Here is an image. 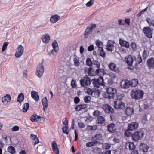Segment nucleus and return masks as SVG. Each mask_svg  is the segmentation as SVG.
Segmentation results:
<instances>
[{
	"label": "nucleus",
	"instance_id": "36",
	"mask_svg": "<svg viewBox=\"0 0 154 154\" xmlns=\"http://www.w3.org/2000/svg\"><path fill=\"white\" fill-rule=\"evenodd\" d=\"M126 146H128L130 150H133L135 148V146L133 142H128L126 143Z\"/></svg>",
	"mask_w": 154,
	"mask_h": 154
},
{
	"label": "nucleus",
	"instance_id": "27",
	"mask_svg": "<svg viewBox=\"0 0 154 154\" xmlns=\"http://www.w3.org/2000/svg\"><path fill=\"white\" fill-rule=\"evenodd\" d=\"M127 63L129 66H131L133 61L132 57L131 55H129L125 59Z\"/></svg>",
	"mask_w": 154,
	"mask_h": 154
},
{
	"label": "nucleus",
	"instance_id": "37",
	"mask_svg": "<svg viewBox=\"0 0 154 154\" xmlns=\"http://www.w3.org/2000/svg\"><path fill=\"white\" fill-rule=\"evenodd\" d=\"M8 152L11 154H15L16 151L15 148L12 146H9L7 149Z\"/></svg>",
	"mask_w": 154,
	"mask_h": 154
},
{
	"label": "nucleus",
	"instance_id": "61",
	"mask_svg": "<svg viewBox=\"0 0 154 154\" xmlns=\"http://www.w3.org/2000/svg\"><path fill=\"white\" fill-rule=\"evenodd\" d=\"M80 101V99L78 97H75L74 99V102L75 104H78Z\"/></svg>",
	"mask_w": 154,
	"mask_h": 154
},
{
	"label": "nucleus",
	"instance_id": "21",
	"mask_svg": "<svg viewBox=\"0 0 154 154\" xmlns=\"http://www.w3.org/2000/svg\"><path fill=\"white\" fill-rule=\"evenodd\" d=\"M147 65L150 69L154 68V59L152 57L147 60Z\"/></svg>",
	"mask_w": 154,
	"mask_h": 154
},
{
	"label": "nucleus",
	"instance_id": "6",
	"mask_svg": "<svg viewBox=\"0 0 154 154\" xmlns=\"http://www.w3.org/2000/svg\"><path fill=\"white\" fill-rule=\"evenodd\" d=\"M93 84L95 87L97 88H99L100 85L104 86L105 85L104 80L102 76H100L97 79H93Z\"/></svg>",
	"mask_w": 154,
	"mask_h": 154
},
{
	"label": "nucleus",
	"instance_id": "3",
	"mask_svg": "<svg viewBox=\"0 0 154 154\" xmlns=\"http://www.w3.org/2000/svg\"><path fill=\"white\" fill-rule=\"evenodd\" d=\"M120 96L121 97H120V96H119L118 97V99L119 100L114 102V107L116 109H122L124 108L125 106V104L123 103L120 100L122 99L124 97V95L122 94Z\"/></svg>",
	"mask_w": 154,
	"mask_h": 154
},
{
	"label": "nucleus",
	"instance_id": "63",
	"mask_svg": "<svg viewBox=\"0 0 154 154\" xmlns=\"http://www.w3.org/2000/svg\"><path fill=\"white\" fill-rule=\"evenodd\" d=\"M88 50L89 51H91L94 50V46L92 45H91L88 47Z\"/></svg>",
	"mask_w": 154,
	"mask_h": 154
},
{
	"label": "nucleus",
	"instance_id": "52",
	"mask_svg": "<svg viewBox=\"0 0 154 154\" xmlns=\"http://www.w3.org/2000/svg\"><path fill=\"white\" fill-rule=\"evenodd\" d=\"M94 2V0H90L86 4V5L87 7L91 6L93 5Z\"/></svg>",
	"mask_w": 154,
	"mask_h": 154
},
{
	"label": "nucleus",
	"instance_id": "25",
	"mask_svg": "<svg viewBox=\"0 0 154 154\" xmlns=\"http://www.w3.org/2000/svg\"><path fill=\"white\" fill-rule=\"evenodd\" d=\"M104 108L105 111L106 113H109L113 112V109L108 105H105Z\"/></svg>",
	"mask_w": 154,
	"mask_h": 154
},
{
	"label": "nucleus",
	"instance_id": "49",
	"mask_svg": "<svg viewBox=\"0 0 154 154\" xmlns=\"http://www.w3.org/2000/svg\"><path fill=\"white\" fill-rule=\"evenodd\" d=\"M74 65L76 66H78L80 64L79 60L76 57H75L73 60Z\"/></svg>",
	"mask_w": 154,
	"mask_h": 154
},
{
	"label": "nucleus",
	"instance_id": "12",
	"mask_svg": "<svg viewBox=\"0 0 154 154\" xmlns=\"http://www.w3.org/2000/svg\"><path fill=\"white\" fill-rule=\"evenodd\" d=\"M107 130L110 132L113 133L116 130V126L113 123H111L107 126Z\"/></svg>",
	"mask_w": 154,
	"mask_h": 154
},
{
	"label": "nucleus",
	"instance_id": "58",
	"mask_svg": "<svg viewBox=\"0 0 154 154\" xmlns=\"http://www.w3.org/2000/svg\"><path fill=\"white\" fill-rule=\"evenodd\" d=\"M100 112L97 110L95 111L93 113V115L97 117L100 116Z\"/></svg>",
	"mask_w": 154,
	"mask_h": 154
},
{
	"label": "nucleus",
	"instance_id": "35",
	"mask_svg": "<svg viewBox=\"0 0 154 154\" xmlns=\"http://www.w3.org/2000/svg\"><path fill=\"white\" fill-rule=\"evenodd\" d=\"M97 123L98 124H103L105 121V119L102 116H99L97 117Z\"/></svg>",
	"mask_w": 154,
	"mask_h": 154
},
{
	"label": "nucleus",
	"instance_id": "33",
	"mask_svg": "<svg viewBox=\"0 0 154 154\" xmlns=\"http://www.w3.org/2000/svg\"><path fill=\"white\" fill-rule=\"evenodd\" d=\"M102 138V135L101 134H97L92 138V141H97L99 142V141L101 140Z\"/></svg>",
	"mask_w": 154,
	"mask_h": 154
},
{
	"label": "nucleus",
	"instance_id": "19",
	"mask_svg": "<svg viewBox=\"0 0 154 154\" xmlns=\"http://www.w3.org/2000/svg\"><path fill=\"white\" fill-rule=\"evenodd\" d=\"M60 19V17L57 14L52 15L50 18V21L52 23H54L58 21Z\"/></svg>",
	"mask_w": 154,
	"mask_h": 154
},
{
	"label": "nucleus",
	"instance_id": "55",
	"mask_svg": "<svg viewBox=\"0 0 154 154\" xmlns=\"http://www.w3.org/2000/svg\"><path fill=\"white\" fill-rule=\"evenodd\" d=\"M110 147V144L108 143H105L103 145V148L105 149H109Z\"/></svg>",
	"mask_w": 154,
	"mask_h": 154
},
{
	"label": "nucleus",
	"instance_id": "13",
	"mask_svg": "<svg viewBox=\"0 0 154 154\" xmlns=\"http://www.w3.org/2000/svg\"><path fill=\"white\" fill-rule=\"evenodd\" d=\"M128 130L132 131L137 129L138 127V123L136 122H132L128 124Z\"/></svg>",
	"mask_w": 154,
	"mask_h": 154
},
{
	"label": "nucleus",
	"instance_id": "46",
	"mask_svg": "<svg viewBox=\"0 0 154 154\" xmlns=\"http://www.w3.org/2000/svg\"><path fill=\"white\" fill-rule=\"evenodd\" d=\"M96 45L99 48V49H101L103 48V44L102 42L100 41H97L96 42Z\"/></svg>",
	"mask_w": 154,
	"mask_h": 154
},
{
	"label": "nucleus",
	"instance_id": "41",
	"mask_svg": "<svg viewBox=\"0 0 154 154\" xmlns=\"http://www.w3.org/2000/svg\"><path fill=\"white\" fill-rule=\"evenodd\" d=\"M98 143V141H93L92 142H88L86 144V145L87 146L91 147L97 144Z\"/></svg>",
	"mask_w": 154,
	"mask_h": 154
},
{
	"label": "nucleus",
	"instance_id": "28",
	"mask_svg": "<svg viewBox=\"0 0 154 154\" xmlns=\"http://www.w3.org/2000/svg\"><path fill=\"white\" fill-rule=\"evenodd\" d=\"M87 107V105L86 104H80L77 105L75 108V109L76 111H80L83 109H85Z\"/></svg>",
	"mask_w": 154,
	"mask_h": 154
},
{
	"label": "nucleus",
	"instance_id": "32",
	"mask_svg": "<svg viewBox=\"0 0 154 154\" xmlns=\"http://www.w3.org/2000/svg\"><path fill=\"white\" fill-rule=\"evenodd\" d=\"M134 111L132 107H127L125 110L126 114L128 116H129L132 114Z\"/></svg>",
	"mask_w": 154,
	"mask_h": 154
},
{
	"label": "nucleus",
	"instance_id": "47",
	"mask_svg": "<svg viewBox=\"0 0 154 154\" xmlns=\"http://www.w3.org/2000/svg\"><path fill=\"white\" fill-rule=\"evenodd\" d=\"M92 65H95L96 68H99L100 67V64L98 61L94 60L92 62Z\"/></svg>",
	"mask_w": 154,
	"mask_h": 154
},
{
	"label": "nucleus",
	"instance_id": "5",
	"mask_svg": "<svg viewBox=\"0 0 154 154\" xmlns=\"http://www.w3.org/2000/svg\"><path fill=\"white\" fill-rule=\"evenodd\" d=\"M144 135V133L143 131H137L135 132L132 136V139L137 141L140 140Z\"/></svg>",
	"mask_w": 154,
	"mask_h": 154
},
{
	"label": "nucleus",
	"instance_id": "8",
	"mask_svg": "<svg viewBox=\"0 0 154 154\" xmlns=\"http://www.w3.org/2000/svg\"><path fill=\"white\" fill-rule=\"evenodd\" d=\"M44 72V66L42 63H40L37 67L36 74L38 77H41L42 76Z\"/></svg>",
	"mask_w": 154,
	"mask_h": 154
},
{
	"label": "nucleus",
	"instance_id": "16",
	"mask_svg": "<svg viewBox=\"0 0 154 154\" xmlns=\"http://www.w3.org/2000/svg\"><path fill=\"white\" fill-rule=\"evenodd\" d=\"M51 146L53 152L56 154H59V149L55 141H54L52 142Z\"/></svg>",
	"mask_w": 154,
	"mask_h": 154
},
{
	"label": "nucleus",
	"instance_id": "44",
	"mask_svg": "<svg viewBox=\"0 0 154 154\" xmlns=\"http://www.w3.org/2000/svg\"><path fill=\"white\" fill-rule=\"evenodd\" d=\"M8 42H4L2 46V51L3 52L5 51L7 48V47L8 44Z\"/></svg>",
	"mask_w": 154,
	"mask_h": 154
},
{
	"label": "nucleus",
	"instance_id": "39",
	"mask_svg": "<svg viewBox=\"0 0 154 154\" xmlns=\"http://www.w3.org/2000/svg\"><path fill=\"white\" fill-rule=\"evenodd\" d=\"M146 20L149 26L154 27V20L147 18H146Z\"/></svg>",
	"mask_w": 154,
	"mask_h": 154
},
{
	"label": "nucleus",
	"instance_id": "34",
	"mask_svg": "<svg viewBox=\"0 0 154 154\" xmlns=\"http://www.w3.org/2000/svg\"><path fill=\"white\" fill-rule=\"evenodd\" d=\"M138 79H134L130 81V84L131 86L133 87L136 86L138 84Z\"/></svg>",
	"mask_w": 154,
	"mask_h": 154
},
{
	"label": "nucleus",
	"instance_id": "50",
	"mask_svg": "<svg viewBox=\"0 0 154 154\" xmlns=\"http://www.w3.org/2000/svg\"><path fill=\"white\" fill-rule=\"evenodd\" d=\"M91 97L90 96H85L84 97V100L85 103H88L90 102Z\"/></svg>",
	"mask_w": 154,
	"mask_h": 154
},
{
	"label": "nucleus",
	"instance_id": "38",
	"mask_svg": "<svg viewBox=\"0 0 154 154\" xmlns=\"http://www.w3.org/2000/svg\"><path fill=\"white\" fill-rule=\"evenodd\" d=\"M130 86V81L127 80L125 81L122 86L123 88H128Z\"/></svg>",
	"mask_w": 154,
	"mask_h": 154
},
{
	"label": "nucleus",
	"instance_id": "54",
	"mask_svg": "<svg viewBox=\"0 0 154 154\" xmlns=\"http://www.w3.org/2000/svg\"><path fill=\"white\" fill-rule=\"evenodd\" d=\"M71 85L73 88H75L77 87L76 82L74 80H72L71 82Z\"/></svg>",
	"mask_w": 154,
	"mask_h": 154
},
{
	"label": "nucleus",
	"instance_id": "2",
	"mask_svg": "<svg viewBox=\"0 0 154 154\" xmlns=\"http://www.w3.org/2000/svg\"><path fill=\"white\" fill-rule=\"evenodd\" d=\"M106 93L104 95V97L109 99H113L115 96V94L117 93L116 89L112 87H108L106 89Z\"/></svg>",
	"mask_w": 154,
	"mask_h": 154
},
{
	"label": "nucleus",
	"instance_id": "45",
	"mask_svg": "<svg viewBox=\"0 0 154 154\" xmlns=\"http://www.w3.org/2000/svg\"><path fill=\"white\" fill-rule=\"evenodd\" d=\"M68 125H66L63 126L62 128V131L64 133L68 134H69V131H68Z\"/></svg>",
	"mask_w": 154,
	"mask_h": 154
},
{
	"label": "nucleus",
	"instance_id": "7",
	"mask_svg": "<svg viewBox=\"0 0 154 154\" xmlns=\"http://www.w3.org/2000/svg\"><path fill=\"white\" fill-rule=\"evenodd\" d=\"M91 80L87 75H86L83 78L80 80L81 86L82 87H86L90 85Z\"/></svg>",
	"mask_w": 154,
	"mask_h": 154
},
{
	"label": "nucleus",
	"instance_id": "24",
	"mask_svg": "<svg viewBox=\"0 0 154 154\" xmlns=\"http://www.w3.org/2000/svg\"><path fill=\"white\" fill-rule=\"evenodd\" d=\"M119 44L122 47H125L126 48H129V44L128 42L126 41L120 39H119Z\"/></svg>",
	"mask_w": 154,
	"mask_h": 154
},
{
	"label": "nucleus",
	"instance_id": "26",
	"mask_svg": "<svg viewBox=\"0 0 154 154\" xmlns=\"http://www.w3.org/2000/svg\"><path fill=\"white\" fill-rule=\"evenodd\" d=\"M41 118L40 116L37 115L36 114H33L30 118V120L32 122H38Z\"/></svg>",
	"mask_w": 154,
	"mask_h": 154
},
{
	"label": "nucleus",
	"instance_id": "43",
	"mask_svg": "<svg viewBox=\"0 0 154 154\" xmlns=\"http://www.w3.org/2000/svg\"><path fill=\"white\" fill-rule=\"evenodd\" d=\"M29 107V104L28 103H26L24 104L23 108V111L24 112H26Z\"/></svg>",
	"mask_w": 154,
	"mask_h": 154
},
{
	"label": "nucleus",
	"instance_id": "18",
	"mask_svg": "<svg viewBox=\"0 0 154 154\" xmlns=\"http://www.w3.org/2000/svg\"><path fill=\"white\" fill-rule=\"evenodd\" d=\"M42 102L43 106V110L46 111L48 107V100L45 97H44L42 100Z\"/></svg>",
	"mask_w": 154,
	"mask_h": 154
},
{
	"label": "nucleus",
	"instance_id": "4",
	"mask_svg": "<svg viewBox=\"0 0 154 154\" xmlns=\"http://www.w3.org/2000/svg\"><path fill=\"white\" fill-rule=\"evenodd\" d=\"M96 27V25L95 24H91L88 26L84 33V37L85 38L88 37L89 34L92 33L93 29H95Z\"/></svg>",
	"mask_w": 154,
	"mask_h": 154
},
{
	"label": "nucleus",
	"instance_id": "9",
	"mask_svg": "<svg viewBox=\"0 0 154 154\" xmlns=\"http://www.w3.org/2000/svg\"><path fill=\"white\" fill-rule=\"evenodd\" d=\"M52 46L53 49H52L51 51V53H49V55H55L59 50L58 44L56 41L54 40L53 42Z\"/></svg>",
	"mask_w": 154,
	"mask_h": 154
},
{
	"label": "nucleus",
	"instance_id": "48",
	"mask_svg": "<svg viewBox=\"0 0 154 154\" xmlns=\"http://www.w3.org/2000/svg\"><path fill=\"white\" fill-rule=\"evenodd\" d=\"M86 63L87 65L89 66H92V62L91 59L89 58L87 59Z\"/></svg>",
	"mask_w": 154,
	"mask_h": 154
},
{
	"label": "nucleus",
	"instance_id": "64",
	"mask_svg": "<svg viewBox=\"0 0 154 154\" xmlns=\"http://www.w3.org/2000/svg\"><path fill=\"white\" fill-rule=\"evenodd\" d=\"M78 125L79 127L81 128H83L85 127V124L81 122H78Z\"/></svg>",
	"mask_w": 154,
	"mask_h": 154
},
{
	"label": "nucleus",
	"instance_id": "20",
	"mask_svg": "<svg viewBox=\"0 0 154 154\" xmlns=\"http://www.w3.org/2000/svg\"><path fill=\"white\" fill-rule=\"evenodd\" d=\"M31 96L32 98L36 102H37L39 100V96L38 93L37 92L32 91L31 92Z\"/></svg>",
	"mask_w": 154,
	"mask_h": 154
},
{
	"label": "nucleus",
	"instance_id": "60",
	"mask_svg": "<svg viewBox=\"0 0 154 154\" xmlns=\"http://www.w3.org/2000/svg\"><path fill=\"white\" fill-rule=\"evenodd\" d=\"M131 46L133 49L134 50L136 48V45L135 42H132L131 43Z\"/></svg>",
	"mask_w": 154,
	"mask_h": 154
},
{
	"label": "nucleus",
	"instance_id": "11",
	"mask_svg": "<svg viewBox=\"0 0 154 154\" xmlns=\"http://www.w3.org/2000/svg\"><path fill=\"white\" fill-rule=\"evenodd\" d=\"M23 47L21 45H19L16 49L15 54V57L17 58H19L21 56L23 53Z\"/></svg>",
	"mask_w": 154,
	"mask_h": 154
},
{
	"label": "nucleus",
	"instance_id": "1",
	"mask_svg": "<svg viewBox=\"0 0 154 154\" xmlns=\"http://www.w3.org/2000/svg\"><path fill=\"white\" fill-rule=\"evenodd\" d=\"M144 92L141 90H132L130 93V96L132 98L135 100L141 99L143 97Z\"/></svg>",
	"mask_w": 154,
	"mask_h": 154
},
{
	"label": "nucleus",
	"instance_id": "15",
	"mask_svg": "<svg viewBox=\"0 0 154 154\" xmlns=\"http://www.w3.org/2000/svg\"><path fill=\"white\" fill-rule=\"evenodd\" d=\"M85 72L88 74L89 75L93 76L94 75L95 72L92 68H86L85 69Z\"/></svg>",
	"mask_w": 154,
	"mask_h": 154
},
{
	"label": "nucleus",
	"instance_id": "31",
	"mask_svg": "<svg viewBox=\"0 0 154 154\" xmlns=\"http://www.w3.org/2000/svg\"><path fill=\"white\" fill-rule=\"evenodd\" d=\"M11 97L9 94H7L3 97L2 99V100L3 103H7L11 101Z\"/></svg>",
	"mask_w": 154,
	"mask_h": 154
},
{
	"label": "nucleus",
	"instance_id": "62",
	"mask_svg": "<svg viewBox=\"0 0 154 154\" xmlns=\"http://www.w3.org/2000/svg\"><path fill=\"white\" fill-rule=\"evenodd\" d=\"M19 129V127L17 126H15L12 128V131H18Z\"/></svg>",
	"mask_w": 154,
	"mask_h": 154
},
{
	"label": "nucleus",
	"instance_id": "59",
	"mask_svg": "<svg viewBox=\"0 0 154 154\" xmlns=\"http://www.w3.org/2000/svg\"><path fill=\"white\" fill-rule=\"evenodd\" d=\"M147 51L146 50H144L143 51V54H142V57L143 59H146L147 57Z\"/></svg>",
	"mask_w": 154,
	"mask_h": 154
},
{
	"label": "nucleus",
	"instance_id": "30",
	"mask_svg": "<svg viewBox=\"0 0 154 154\" xmlns=\"http://www.w3.org/2000/svg\"><path fill=\"white\" fill-rule=\"evenodd\" d=\"M105 71L104 69H97L95 72V75L102 76L104 74Z\"/></svg>",
	"mask_w": 154,
	"mask_h": 154
},
{
	"label": "nucleus",
	"instance_id": "42",
	"mask_svg": "<svg viewBox=\"0 0 154 154\" xmlns=\"http://www.w3.org/2000/svg\"><path fill=\"white\" fill-rule=\"evenodd\" d=\"M100 91L99 90L93 91V96L96 97H98L100 94Z\"/></svg>",
	"mask_w": 154,
	"mask_h": 154
},
{
	"label": "nucleus",
	"instance_id": "10",
	"mask_svg": "<svg viewBox=\"0 0 154 154\" xmlns=\"http://www.w3.org/2000/svg\"><path fill=\"white\" fill-rule=\"evenodd\" d=\"M143 31L145 36L148 38H152V30L150 27H144Z\"/></svg>",
	"mask_w": 154,
	"mask_h": 154
},
{
	"label": "nucleus",
	"instance_id": "29",
	"mask_svg": "<svg viewBox=\"0 0 154 154\" xmlns=\"http://www.w3.org/2000/svg\"><path fill=\"white\" fill-rule=\"evenodd\" d=\"M140 149L143 152H146L147 151L149 147L145 144L141 143L139 146Z\"/></svg>",
	"mask_w": 154,
	"mask_h": 154
},
{
	"label": "nucleus",
	"instance_id": "23",
	"mask_svg": "<svg viewBox=\"0 0 154 154\" xmlns=\"http://www.w3.org/2000/svg\"><path fill=\"white\" fill-rule=\"evenodd\" d=\"M31 138L32 140V143L34 145L38 143H39V141L38 138L36 135L33 134H31Z\"/></svg>",
	"mask_w": 154,
	"mask_h": 154
},
{
	"label": "nucleus",
	"instance_id": "53",
	"mask_svg": "<svg viewBox=\"0 0 154 154\" xmlns=\"http://www.w3.org/2000/svg\"><path fill=\"white\" fill-rule=\"evenodd\" d=\"M100 49V55L102 57H105L106 55V53L104 51L103 48H102L101 49Z\"/></svg>",
	"mask_w": 154,
	"mask_h": 154
},
{
	"label": "nucleus",
	"instance_id": "14",
	"mask_svg": "<svg viewBox=\"0 0 154 154\" xmlns=\"http://www.w3.org/2000/svg\"><path fill=\"white\" fill-rule=\"evenodd\" d=\"M109 67L112 71L118 73L119 72V68L117 67L115 64L113 63H111L109 65Z\"/></svg>",
	"mask_w": 154,
	"mask_h": 154
},
{
	"label": "nucleus",
	"instance_id": "56",
	"mask_svg": "<svg viewBox=\"0 0 154 154\" xmlns=\"http://www.w3.org/2000/svg\"><path fill=\"white\" fill-rule=\"evenodd\" d=\"M147 117L146 115H144L141 120V122L145 124L146 123L147 120Z\"/></svg>",
	"mask_w": 154,
	"mask_h": 154
},
{
	"label": "nucleus",
	"instance_id": "22",
	"mask_svg": "<svg viewBox=\"0 0 154 154\" xmlns=\"http://www.w3.org/2000/svg\"><path fill=\"white\" fill-rule=\"evenodd\" d=\"M42 42L45 43H48L50 40V37L48 34H45L42 37Z\"/></svg>",
	"mask_w": 154,
	"mask_h": 154
},
{
	"label": "nucleus",
	"instance_id": "57",
	"mask_svg": "<svg viewBox=\"0 0 154 154\" xmlns=\"http://www.w3.org/2000/svg\"><path fill=\"white\" fill-rule=\"evenodd\" d=\"M63 124L66 125H68V121L67 118H65L63 119L62 120Z\"/></svg>",
	"mask_w": 154,
	"mask_h": 154
},
{
	"label": "nucleus",
	"instance_id": "51",
	"mask_svg": "<svg viewBox=\"0 0 154 154\" xmlns=\"http://www.w3.org/2000/svg\"><path fill=\"white\" fill-rule=\"evenodd\" d=\"M86 92L89 95H92L93 94V91L92 89L88 88H86Z\"/></svg>",
	"mask_w": 154,
	"mask_h": 154
},
{
	"label": "nucleus",
	"instance_id": "17",
	"mask_svg": "<svg viewBox=\"0 0 154 154\" xmlns=\"http://www.w3.org/2000/svg\"><path fill=\"white\" fill-rule=\"evenodd\" d=\"M114 43V42L112 40H109L108 41L106 48V49L108 51H111L113 50Z\"/></svg>",
	"mask_w": 154,
	"mask_h": 154
},
{
	"label": "nucleus",
	"instance_id": "40",
	"mask_svg": "<svg viewBox=\"0 0 154 154\" xmlns=\"http://www.w3.org/2000/svg\"><path fill=\"white\" fill-rule=\"evenodd\" d=\"M24 99V96L22 93H20L18 95L17 101L19 102H21L23 101Z\"/></svg>",
	"mask_w": 154,
	"mask_h": 154
}]
</instances>
